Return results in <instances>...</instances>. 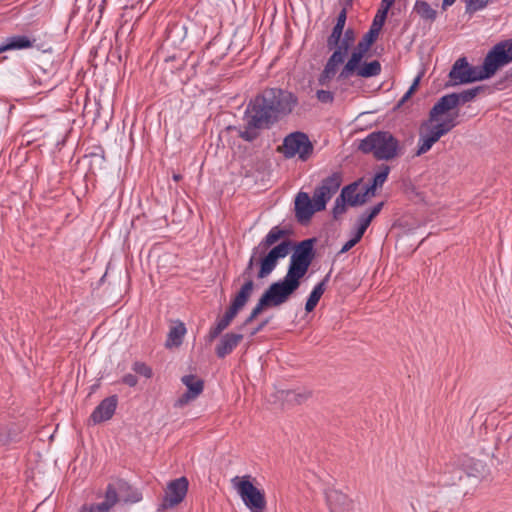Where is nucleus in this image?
Wrapping results in <instances>:
<instances>
[{
    "mask_svg": "<svg viewBox=\"0 0 512 512\" xmlns=\"http://www.w3.org/2000/svg\"><path fill=\"white\" fill-rule=\"evenodd\" d=\"M268 323V320L263 321L261 324H259L251 333V335L257 334L259 331H261Z\"/></svg>",
    "mask_w": 512,
    "mask_h": 512,
    "instance_id": "nucleus-52",
    "label": "nucleus"
},
{
    "mask_svg": "<svg viewBox=\"0 0 512 512\" xmlns=\"http://www.w3.org/2000/svg\"><path fill=\"white\" fill-rule=\"evenodd\" d=\"M456 0H443V3H442V8L445 10L447 9L449 6L453 5L455 3Z\"/></svg>",
    "mask_w": 512,
    "mask_h": 512,
    "instance_id": "nucleus-55",
    "label": "nucleus"
},
{
    "mask_svg": "<svg viewBox=\"0 0 512 512\" xmlns=\"http://www.w3.org/2000/svg\"><path fill=\"white\" fill-rule=\"evenodd\" d=\"M333 99L330 92L322 90V102H331Z\"/></svg>",
    "mask_w": 512,
    "mask_h": 512,
    "instance_id": "nucleus-51",
    "label": "nucleus"
},
{
    "mask_svg": "<svg viewBox=\"0 0 512 512\" xmlns=\"http://www.w3.org/2000/svg\"><path fill=\"white\" fill-rule=\"evenodd\" d=\"M181 382L186 386L187 391L191 395L199 396L204 389V382L199 377L193 374L184 375Z\"/></svg>",
    "mask_w": 512,
    "mask_h": 512,
    "instance_id": "nucleus-28",
    "label": "nucleus"
},
{
    "mask_svg": "<svg viewBox=\"0 0 512 512\" xmlns=\"http://www.w3.org/2000/svg\"><path fill=\"white\" fill-rule=\"evenodd\" d=\"M198 396L191 395L190 392L186 391L183 393L174 403V407L182 408L191 401L195 400Z\"/></svg>",
    "mask_w": 512,
    "mask_h": 512,
    "instance_id": "nucleus-41",
    "label": "nucleus"
},
{
    "mask_svg": "<svg viewBox=\"0 0 512 512\" xmlns=\"http://www.w3.org/2000/svg\"><path fill=\"white\" fill-rule=\"evenodd\" d=\"M490 0H465L466 13L473 14L477 11L485 9Z\"/></svg>",
    "mask_w": 512,
    "mask_h": 512,
    "instance_id": "nucleus-35",
    "label": "nucleus"
},
{
    "mask_svg": "<svg viewBox=\"0 0 512 512\" xmlns=\"http://www.w3.org/2000/svg\"><path fill=\"white\" fill-rule=\"evenodd\" d=\"M381 72V64L377 60L364 63L357 69V75L363 78H369L379 75Z\"/></svg>",
    "mask_w": 512,
    "mask_h": 512,
    "instance_id": "nucleus-31",
    "label": "nucleus"
},
{
    "mask_svg": "<svg viewBox=\"0 0 512 512\" xmlns=\"http://www.w3.org/2000/svg\"><path fill=\"white\" fill-rule=\"evenodd\" d=\"M188 491V480L186 477H180L172 480L167 485L165 498L163 501L164 508H172L183 501Z\"/></svg>",
    "mask_w": 512,
    "mask_h": 512,
    "instance_id": "nucleus-14",
    "label": "nucleus"
},
{
    "mask_svg": "<svg viewBox=\"0 0 512 512\" xmlns=\"http://www.w3.org/2000/svg\"><path fill=\"white\" fill-rule=\"evenodd\" d=\"M360 239V237L352 233V237L342 246V248L340 249V253H345L349 251L360 241Z\"/></svg>",
    "mask_w": 512,
    "mask_h": 512,
    "instance_id": "nucleus-43",
    "label": "nucleus"
},
{
    "mask_svg": "<svg viewBox=\"0 0 512 512\" xmlns=\"http://www.w3.org/2000/svg\"><path fill=\"white\" fill-rule=\"evenodd\" d=\"M297 88L299 92L309 98L320 99V66L316 58L299 76Z\"/></svg>",
    "mask_w": 512,
    "mask_h": 512,
    "instance_id": "nucleus-12",
    "label": "nucleus"
},
{
    "mask_svg": "<svg viewBox=\"0 0 512 512\" xmlns=\"http://www.w3.org/2000/svg\"><path fill=\"white\" fill-rule=\"evenodd\" d=\"M236 315V312L228 308L225 314L217 319L216 323L209 329L206 336L207 342L214 341L230 325Z\"/></svg>",
    "mask_w": 512,
    "mask_h": 512,
    "instance_id": "nucleus-20",
    "label": "nucleus"
},
{
    "mask_svg": "<svg viewBox=\"0 0 512 512\" xmlns=\"http://www.w3.org/2000/svg\"><path fill=\"white\" fill-rule=\"evenodd\" d=\"M238 479V477H235L232 481L245 506L251 512H264L266 507L264 493L253 485L249 480V476H245L236 483Z\"/></svg>",
    "mask_w": 512,
    "mask_h": 512,
    "instance_id": "nucleus-10",
    "label": "nucleus"
},
{
    "mask_svg": "<svg viewBox=\"0 0 512 512\" xmlns=\"http://www.w3.org/2000/svg\"><path fill=\"white\" fill-rule=\"evenodd\" d=\"M243 120L245 122V125H244L243 129L240 130L239 136L244 141L253 142L254 140H256L259 137L261 130L267 129L266 127H264L261 124H257V123L254 124L253 119H251V118L243 117Z\"/></svg>",
    "mask_w": 512,
    "mask_h": 512,
    "instance_id": "nucleus-25",
    "label": "nucleus"
},
{
    "mask_svg": "<svg viewBox=\"0 0 512 512\" xmlns=\"http://www.w3.org/2000/svg\"><path fill=\"white\" fill-rule=\"evenodd\" d=\"M326 501L330 512H353L352 501L338 489L327 490Z\"/></svg>",
    "mask_w": 512,
    "mask_h": 512,
    "instance_id": "nucleus-15",
    "label": "nucleus"
},
{
    "mask_svg": "<svg viewBox=\"0 0 512 512\" xmlns=\"http://www.w3.org/2000/svg\"><path fill=\"white\" fill-rule=\"evenodd\" d=\"M287 233V230L281 229L279 226H274L260 241V243L257 246H255V248L259 250L261 253L266 254V249L275 244L282 237L286 236Z\"/></svg>",
    "mask_w": 512,
    "mask_h": 512,
    "instance_id": "nucleus-24",
    "label": "nucleus"
},
{
    "mask_svg": "<svg viewBox=\"0 0 512 512\" xmlns=\"http://www.w3.org/2000/svg\"><path fill=\"white\" fill-rule=\"evenodd\" d=\"M364 56L361 52H355L351 54V57L345 64L344 68L340 72V78L346 79L360 67L359 64Z\"/></svg>",
    "mask_w": 512,
    "mask_h": 512,
    "instance_id": "nucleus-30",
    "label": "nucleus"
},
{
    "mask_svg": "<svg viewBox=\"0 0 512 512\" xmlns=\"http://www.w3.org/2000/svg\"><path fill=\"white\" fill-rule=\"evenodd\" d=\"M334 48H335V51L329 58V60L326 64L325 70H324V73L326 74V76H330V74H333L336 71V68L344 62L345 57L348 53V50H346L340 46H336Z\"/></svg>",
    "mask_w": 512,
    "mask_h": 512,
    "instance_id": "nucleus-27",
    "label": "nucleus"
},
{
    "mask_svg": "<svg viewBox=\"0 0 512 512\" xmlns=\"http://www.w3.org/2000/svg\"><path fill=\"white\" fill-rule=\"evenodd\" d=\"M268 304L265 302V300L260 297L255 307L252 309L251 313L258 316L264 309L268 308Z\"/></svg>",
    "mask_w": 512,
    "mask_h": 512,
    "instance_id": "nucleus-47",
    "label": "nucleus"
},
{
    "mask_svg": "<svg viewBox=\"0 0 512 512\" xmlns=\"http://www.w3.org/2000/svg\"><path fill=\"white\" fill-rule=\"evenodd\" d=\"M490 474L489 467L481 460L463 457L444 466L442 470V482L445 485H455L463 479V475L477 486L487 479Z\"/></svg>",
    "mask_w": 512,
    "mask_h": 512,
    "instance_id": "nucleus-4",
    "label": "nucleus"
},
{
    "mask_svg": "<svg viewBox=\"0 0 512 512\" xmlns=\"http://www.w3.org/2000/svg\"><path fill=\"white\" fill-rule=\"evenodd\" d=\"M378 29L379 28H377V29L371 28L370 31L366 34L364 41H367L368 39H372V42H373L378 33Z\"/></svg>",
    "mask_w": 512,
    "mask_h": 512,
    "instance_id": "nucleus-50",
    "label": "nucleus"
},
{
    "mask_svg": "<svg viewBox=\"0 0 512 512\" xmlns=\"http://www.w3.org/2000/svg\"><path fill=\"white\" fill-rule=\"evenodd\" d=\"M363 153H371L378 160H391L399 154V141L387 131L370 133L359 144Z\"/></svg>",
    "mask_w": 512,
    "mask_h": 512,
    "instance_id": "nucleus-6",
    "label": "nucleus"
},
{
    "mask_svg": "<svg viewBox=\"0 0 512 512\" xmlns=\"http://www.w3.org/2000/svg\"><path fill=\"white\" fill-rule=\"evenodd\" d=\"M387 13H388V10H386L385 7H382V9L379 10L377 15L375 16V19L373 21V27L374 26L381 27L385 21Z\"/></svg>",
    "mask_w": 512,
    "mask_h": 512,
    "instance_id": "nucleus-44",
    "label": "nucleus"
},
{
    "mask_svg": "<svg viewBox=\"0 0 512 512\" xmlns=\"http://www.w3.org/2000/svg\"><path fill=\"white\" fill-rule=\"evenodd\" d=\"M35 40H31L26 35H12L6 37L0 43V54L11 50H23L31 48Z\"/></svg>",
    "mask_w": 512,
    "mask_h": 512,
    "instance_id": "nucleus-19",
    "label": "nucleus"
},
{
    "mask_svg": "<svg viewBox=\"0 0 512 512\" xmlns=\"http://www.w3.org/2000/svg\"><path fill=\"white\" fill-rule=\"evenodd\" d=\"M174 179L177 181L179 180V176L178 175H174Z\"/></svg>",
    "mask_w": 512,
    "mask_h": 512,
    "instance_id": "nucleus-59",
    "label": "nucleus"
},
{
    "mask_svg": "<svg viewBox=\"0 0 512 512\" xmlns=\"http://www.w3.org/2000/svg\"><path fill=\"white\" fill-rule=\"evenodd\" d=\"M120 498L125 503L134 504L140 502L143 497L142 493L137 488H133L132 486L129 485L128 489H125L123 492H118V500Z\"/></svg>",
    "mask_w": 512,
    "mask_h": 512,
    "instance_id": "nucleus-33",
    "label": "nucleus"
},
{
    "mask_svg": "<svg viewBox=\"0 0 512 512\" xmlns=\"http://www.w3.org/2000/svg\"><path fill=\"white\" fill-rule=\"evenodd\" d=\"M291 248L292 243L289 240L282 241L266 254L261 253L254 247L241 277L244 278L245 281L252 280V273L255 265H259V269L256 274L258 279L268 277L277 267L278 260L285 258L289 254Z\"/></svg>",
    "mask_w": 512,
    "mask_h": 512,
    "instance_id": "nucleus-5",
    "label": "nucleus"
},
{
    "mask_svg": "<svg viewBox=\"0 0 512 512\" xmlns=\"http://www.w3.org/2000/svg\"><path fill=\"white\" fill-rule=\"evenodd\" d=\"M297 104L298 98L293 92L277 87L266 88L249 101L244 118H251L254 124L270 129L282 117L291 114Z\"/></svg>",
    "mask_w": 512,
    "mask_h": 512,
    "instance_id": "nucleus-2",
    "label": "nucleus"
},
{
    "mask_svg": "<svg viewBox=\"0 0 512 512\" xmlns=\"http://www.w3.org/2000/svg\"><path fill=\"white\" fill-rule=\"evenodd\" d=\"M340 197L341 200H344L351 206L362 205L371 198L370 194L366 193L365 186L359 185L358 183H352L344 187L341 191Z\"/></svg>",
    "mask_w": 512,
    "mask_h": 512,
    "instance_id": "nucleus-16",
    "label": "nucleus"
},
{
    "mask_svg": "<svg viewBox=\"0 0 512 512\" xmlns=\"http://www.w3.org/2000/svg\"><path fill=\"white\" fill-rule=\"evenodd\" d=\"M116 407L117 396L107 397L93 410L90 418L95 424L107 421L114 415Z\"/></svg>",
    "mask_w": 512,
    "mask_h": 512,
    "instance_id": "nucleus-17",
    "label": "nucleus"
},
{
    "mask_svg": "<svg viewBox=\"0 0 512 512\" xmlns=\"http://www.w3.org/2000/svg\"><path fill=\"white\" fill-rule=\"evenodd\" d=\"M299 286L300 282L286 274L283 279L273 282L263 293L262 298L269 307H277L287 302Z\"/></svg>",
    "mask_w": 512,
    "mask_h": 512,
    "instance_id": "nucleus-9",
    "label": "nucleus"
},
{
    "mask_svg": "<svg viewBox=\"0 0 512 512\" xmlns=\"http://www.w3.org/2000/svg\"><path fill=\"white\" fill-rule=\"evenodd\" d=\"M17 435L16 431H12L6 427H0V444L7 445L12 441H16Z\"/></svg>",
    "mask_w": 512,
    "mask_h": 512,
    "instance_id": "nucleus-38",
    "label": "nucleus"
},
{
    "mask_svg": "<svg viewBox=\"0 0 512 512\" xmlns=\"http://www.w3.org/2000/svg\"><path fill=\"white\" fill-rule=\"evenodd\" d=\"M256 317H257L256 315H254L253 313H250V315L247 317V319L245 321V324L252 322Z\"/></svg>",
    "mask_w": 512,
    "mask_h": 512,
    "instance_id": "nucleus-58",
    "label": "nucleus"
},
{
    "mask_svg": "<svg viewBox=\"0 0 512 512\" xmlns=\"http://www.w3.org/2000/svg\"><path fill=\"white\" fill-rule=\"evenodd\" d=\"M390 173V167L388 165L382 164L379 166L375 175L370 184L364 185L366 188V193H369L371 197L375 195V192L378 188H381L383 184L386 182L388 175Z\"/></svg>",
    "mask_w": 512,
    "mask_h": 512,
    "instance_id": "nucleus-23",
    "label": "nucleus"
},
{
    "mask_svg": "<svg viewBox=\"0 0 512 512\" xmlns=\"http://www.w3.org/2000/svg\"><path fill=\"white\" fill-rule=\"evenodd\" d=\"M122 383L128 385L129 387H135L138 383V379L134 374H126L122 377Z\"/></svg>",
    "mask_w": 512,
    "mask_h": 512,
    "instance_id": "nucleus-48",
    "label": "nucleus"
},
{
    "mask_svg": "<svg viewBox=\"0 0 512 512\" xmlns=\"http://www.w3.org/2000/svg\"><path fill=\"white\" fill-rule=\"evenodd\" d=\"M346 202L344 200H341L340 195L335 200V205L333 209V213L335 217H338L339 215L343 214L346 210Z\"/></svg>",
    "mask_w": 512,
    "mask_h": 512,
    "instance_id": "nucleus-42",
    "label": "nucleus"
},
{
    "mask_svg": "<svg viewBox=\"0 0 512 512\" xmlns=\"http://www.w3.org/2000/svg\"><path fill=\"white\" fill-rule=\"evenodd\" d=\"M383 205H384L383 202L376 204L375 206H373L372 208H370L368 211H366L364 213L365 216L372 221L373 218L376 217L380 213Z\"/></svg>",
    "mask_w": 512,
    "mask_h": 512,
    "instance_id": "nucleus-45",
    "label": "nucleus"
},
{
    "mask_svg": "<svg viewBox=\"0 0 512 512\" xmlns=\"http://www.w3.org/2000/svg\"><path fill=\"white\" fill-rule=\"evenodd\" d=\"M346 19V9H342L337 16L336 24L332 30L331 35L328 37L327 40V45L330 49H334V47H336L339 44L345 27Z\"/></svg>",
    "mask_w": 512,
    "mask_h": 512,
    "instance_id": "nucleus-22",
    "label": "nucleus"
},
{
    "mask_svg": "<svg viewBox=\"0 0 512 512\" xmlns=\"http://www.w3.org/2000/svg\"><path fill=\"white\" fill-rule=\"evenodd\" d=\"M474 87L460 93L442 96L432 107L429 118L421 124L416 155L427 153L439 139L457 125V112H451L459 105L472 101L481 91Z\"/></svg>",
    "mask_w": 512,
    "mask_h": 512,
    "instance_id": "nucleus-1",
    "label": "nucleus"
},
{
    "mask_svg": "<svg viewBox=\"0 0 512 512\" xmlns=\"http://www.w3.org/2000/svg\"><path fill=\"white\" fill-rule=\"evenodd\" d=\"M354 40H355V34H354L353 30L347 29L344 33L343 39L342 40L340 39V42L337 46H340L346 50H349V48L353 44Z\"/></svg>",
    "mask_w": 512,
    "mask_h": 512,
    "instance_id": "nucleus-40",
    "label": "nucleus"
},
{
    "mask_svg": "<svg viewBox=\"0 0 512 512\" xmlns=\"http://www.w3.org/2000/svg\"><path fill=\"white\" fill-rule=\"evenodd\" d=\"M371 43H372V39H368L367 41H364V40L360 41L358 43V46H357V49L355 50V52H361V54L364 56V54L369 49Z\"/></svg>",
    "mask_w": 512,
    "mask_h": 512,
    "instance_id": "nucleus-49",
    "label": "nucleus"
},
{
    "mask_svg": "<svg viewBox=\"0 0 512 512\" xmlns=\"http://www.w3.org/2000/svg\"><path fill=\"white\" fill-rule=\"evenodd\" d=\"M371 220L365 216L363 213L357 220L356 227L352 233L357 235L358 237L362 238L363 234L365 233L366 229L370 225Z\"/></svg>",
    "mask_w": 512,
    "mask_h": 512,
    "instance_id": "nucleus-37",
    "label": "nucleus"
},
{
    "mask_svg": "<svg viewBox=\"0 0 512 512\" xmlns=\"http://www.w3.org/2000/svg\"><path fill=\"white\" fill-rule=\"evenodd\" d=\"M313 242L314 239H306L296 245L290 257V263L286 273L290 278L300 282V279L308 271L313 260Z\"/></svg>",
    "mask_w": 512,
    "mask_h": 512,
    "instance_id": "nucleus-8",
    "label": "nucleus"
},
{
    "mask_svg": "<svg viewBox=\"0 0 512 512\" xmlns=\"http://www.w3.org/2000/svg\"><path fill=\"white\" fill-rule=\"evenodd\" d=\"M420 79H421V75H418V76L414 79V81H413L412 85H411V86H410V88H409L410 90H412V92H415V90L417 89V87H418V85H419V82H420Z\"/></svg>",
    "mask_w": 512,
    "mask_h": 512,
    "instance_id": "nucleus-53",
    "label": "nucleus"
},
{
    "mask_svg": "<svg viewBox=\"0 0 512 512\" xmlns=\"http://www.w3.org/2000/svg\"><path fill=\"white\" fill-rule=\"evenodd\" d=\"M132 370L145 378H151L153 375L152 369L144 362L136 361L132 365Z\"/></svg>",
    "mask_w": 512,
    "mask_h": 512,
    "instance_id": "nucleus-39",
    "label": "nucleus"
},
{
    "mask_svg": "<svg viewBox=\"0 0 512 512\" xmlns=\"http://www.w3.org/2000/svg\"><path fill=\"white\" fill-rule=\"evenodd\" d=\"M256 317H257L256 315H254L253 313H250V315L247 317V319L245 321V324L252 322Z\"/></svg>",
    "mask_w": 512,
    "mask_h": 512,
    "instance_id": "nucleus-57",
    "label": "nucleus"
},
{
    "mask_svg": "<svg viewBox=\"0 0 512 512\" xmlns=\"http://www.w3.org/2000/svg\"><path fill=\"white\" fill-rule=\"evenodd\" d=\"M253 289H254L253 280L245 281L243 283V285L241 286L239 292L236 294V296L232 300L229 308L238 314L240 309H242L245 306Z\"/></svg>",
    "mask_w": 512,
    "mask_h": 512,
    "instance_id": "nucleus-21",
    "label": "nucleus"
},
{
    "mask_svg": "<svg viewBox=\"0 0 512 512\" xmlns=\"http://www.w3.org/2000/svg\"><path fill=\"white\" fill-rule=\"evenodd\" d=\"M512 61L502 42L487 53L481 66H471L466 58H459L449 73L451 85L471 83L492 77L498 69Z\"/></svg>",
    "mask_w": 512,
    "mask_h": 512,
    "instance_id": "nucleus-3",
    "label": "nucleus"
},
{
    "mask_svg": "<svg viewBox=\"0 0 512 512\" xmlns=\"http://www.w3.org/2000/svg\"><path fill=\"white\" fill-rule=\"evenodd\" d=\"M129 488V483L118 479L106 487L104 501L95 504H84L79 512H110L118 502V492Z\"/></svg>",
    "mask_w": 512,
    "mask_h": 512,
    "instance_id": "nucleus-13",
    "label": "nucleus"
},
{
    "mask_svg": "<svg viewBox=\"0 0 512 512\" xmlns=\"http://www.w3.org/2000/svg\"><path fill=\"white\" fill-rule=\"evenodd\" d=\"M279 394V398L280 399H283L289 403H302L304 400H306L310 393L309 392H304V393H300V392H296V391H293V390H281L278 392Z\"/></svg>",
    "mask_w": 512,
    "mask_h": 512,
    "instance_id": "nucleus-32",
    "label": "nucleus"
},
{
    "mask_svg": "<svg viewBox=\"0 0 512 512\" xmlns=\"http://www.w3.org/2000/svg\"><path fill=\"white\" fill-rule=\"evenodd\" d=\"M383 205H384L383 202L376 204L375 206H373L372 208H370L368 211H366L364 213L365 216L372 221L373 218L376 217L380 213Z\"/></svg>",
    "mask_w": 512,
    "mask_h": 512,
    "instance_id": "nucleus-46",
    "label": "nucleus"
},
{
    "mask_svg": "<svg viewBox=\"0 0 512 512\" xmlns=\"http://www.w3.org/2000/svg\"><path fill=\"white\" fill-rule=\"evenodd\" d=\"M320 300V282L316 283L312 289V292L307 299L305 309L307 312H311Z\"/></svg>",
    "mask_w": 512,
    "mask_h": 512,
    "instance_id": "nucleus-36",
    "label": "nucleus"
},
{
    "mask_svg": "<svg viewBox=\"0 0 512 512\" xmlns=\"http://www.w3.org/2000/svg\"><path fill=\"white\" fill-rule=\"evenodd\" d=\"M320 210V185L313 189L312 198L306 192H299L295 198V217L300 224H306L314 212Z\"/></svg>",
    "mask_w": 512,
    "mask_h": 512,
    "instance_id": "nucleus-11",
    "label": "nucleus"
},
{
    "mask_svg": "<svg viewBox=\"0 0 512 512\" xmlns=\"http://www.w3.org/2000/svg\"><path fill=\"white\" fill-rule=\"evenodd\" d=\"M243 339L240 333H226L224 334L218 345L215 348V353L218 358L223 359L230 354Z\"/></svg>",
    "mask_w": 512,
    "mask_h": 512,
    "instance_id": "nucleus-18",
    "label": "nucleus"
},
{
    "mask_svg": "<svg viewBox=\"0 0 512 512\" xmlns=\"http://www.w3.org/2000/svg\"><path fill=\"white\" fill-rule=\"evenodd\" d=\"M414 9L424 19L434 20L436 17V11L425 1H417Z\"/></svg>",
    "mask_w": 512,
    "mask_h": 512,
    "instance_id": "nucleus-34",
    "label": "nucleus"
},
{
    "mask_svg": "<svg viewBox=\"0 0 512 512\" xmlns=\"http://www.w3.org/2000/svg\"><path fill=\"white\" fill-rule=\"evenodd\" d=\"M413 93L414 92H412V90L408 89V91L402 97L401 102L403 103V102L407 101L412 96Z\"/></svg>",
    "mask_w": 512,
    "mask_h": 512,
    "instance_id": "nucleus-56",
    "label": "nucleus"
},
{
    "mask_svg": "<svg viewBox=\"0 0 512 512\" xmlns=\"http://www.w3.org/2000/svg\"><path fill=\"white\" fill-rule=\"evenodd\" d=\"M342 182L341 175L339 173H333L322 183V210L325 208V197L328 198L332 193L336 192Z\"/></svg>",
    "mask_w": 512,
    "mask_h": 512,
    "instance_id": "nucleus-26",
    "label": "nucleus"
},
{
    "mask_svg": "<svg viewBox=\"0 0 512 512\" xmlns=\"http://www.w3.org/2000/svg\"><path fill=\"white\" fill-rule=\"evenodd\" d=\"M185 333L186 327L183 323L173 326L168 333L166 346L173 347L181 345Z\"/></svg>",
    "mask_w": 512,
    "mask_h": 512,
    "instance_id": "nucleus-29",
    "label": "nucleus"
},
{
    "mask_svg": "<svg viewBox=\"0 0 512 512\" xmlns=\"http://www.w3.org/2000/svg\"><path fill=\"white\" fill-rule=\"evenodd\" d=\"M394 2L395 0H382L381 7H385L386 10H389Z\"/></svg>",
    "mask_w": 512,
    "mask_h": 512,
    "instance_id": "nucleus-54",
    "label": "nucleus"
},
{
    "mask_svg": "<svg viewBox=\"0 0 512 512\" xmlns=\"http://www.w3.org/2000/svg\"><path fill=\"white\" fill-rule=\"evenodd\" d=\"M278 151L286 159L298 157L301 161H307L313 153V145L304 132L295 131L283 139V144Z\"/></svg>",
    "mask_w": 512,
    "mask_h": 512,
    "instance_id": "nucleus-7",
    "label": "nucleus"
}]
</instances>
